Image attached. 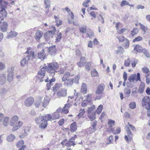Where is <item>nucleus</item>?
Masks as SVG:
<instances>
[{
    "label": "nucleus",
    "instance_id": "34",
    "mask_svg": "<svg viewBox=\"0 0 150 150\" xmlns=\"http://www.w3.org/2000/svg\"><path fill=\"white\" fill-rule=\"evenodd\" d=\"M115 122L114 120H108V123L109 126V128L111 130H112V127L115 124Z\"/></svg>",
    "mask_w": 150,
    "mask_h": 150
},
{
    "label": "nucleus",
    "instance_id": "46",
    "mask_svg": "<svg viewBox=\"0 0 150 150\" xmlns=\"http://www.w3.org/2000/svg\"><path fill=\"white\" fill-rule=\"evenodd\" d=\"M44 3L45 6V8L48 9L50 6V1L49 0H45Z\"/></svg>",
    "mask_w": 150,
    "mask_h": 150
},
{
    "label": "nucleus",
    "instance_id": "43",
    "mask_svg": "<svg viewBox=\"0 0 150 150\" xmlns=\"http://www.w3.org/2000/svg\"><path fill=\"white\" fill-rule=\"evenodd\" d=\"M9 118L8 117H6L4 118L3 121V125L5 126H7L9 122Z\"/></svg>",
    "mask_w": 150,
    "mask_h": 150
},
{
    "label": "nucleus",
    "instance_id": "9",
    "mask_svg": "<svg viewBox=\"0 0 150 150\" xmlns=\"http://www.w3.org/2000/svg\"><path fill=\"white\" fill-rule=\"evenodd\" d=\"M19 120V117L18 116L15 115L13 116L10 119L9 124L11 126L15 125L17 123Z\"/></svg>",
    "mask_w": 150,
    "mask_h": 150
},
{
    "label": "nucleus",
    "instance_id": "21",
    "mask_svg": "<svg viewBox=\"0 0 150 150\" xmlns=\"http://www.w3.org/2000/svg\"><path fill=\"white\" fill-rule=\"evenodd\" d=\"M87 91V88L86 85L85 83H83L81 86V92L83 94L86 93Z\"/></svg>",
    "mask_w": 150,
    "mask_h": 150
},
{
    "label": "nucleus",
    "instance_id": "22",
    "mask_svg": "<svg viewBox=\"0 0 150 150\" xmlns=\"http://www.w3.org/2000/svg\"><path fill=\"white\" fill-rule=\"evenodd\" d=\"M70 131L72 132H75L77 129L76 124L75 122H73L71 125Z\"/></svg>",
    "mask_w": 150,
    "mask_h": 150
},
{
    "label": "nucleus",
    "instance_id": "12",
    "mask_svg": "<svg viewBox=\"0 0 150 150\" xmlns=\"http://www.w3.org/2000/svg\"><path fill=\"white\" fill-rule=\"evenodd\" d=\"M1 30L3 32H6L8 28V25L7 22L6 21L3 22V23L0 25Z\"/></svg>",
    "mask_w": 150,
    "mask_h": 150
},
{
    "label": "nucleus",
    "instance_id": "37",
    "mask_svg": "<svg viewBox=\"0 0 150 150\" xmlns=\"http://www.w3.org/2000/svg\"><path fill=\"white\" fill-rule=\"evenodd\" d=\"M138 25L140 26L141 29L144 32V33H146V31L148 30L147 28L141 23H138Z\"/></svg>",
    "mask_w": 150,
    "mask_h": 150
},
{
    "label": "nucleus",
    "instance_id": "6",
    "mask_svg": "<svg viewBox=\"0 0 150 150\" xmlns=\"http://www.w3.org/2000/svg\"><path fill=\"white\" fill-rule=\"evenodd\" d=\"M0 9L6 10L8 6H10V5L5 0H0Z\"/></svg>",
    "mask_w": 150,
    "mask_h": 150
},
{
    "label": "nucleus",
    "instance_id": "39",
    "mask_svg": "<svg viewBox=\"0 0 150 150\" xmlns=\"http://www.w3.org/2000/svg\"><path fill=\"white\" fill-rule=\"evenodd\" d=\"M41 124L39 125V127L41 129L45 128L47 126V122L46 121H43L40 123Z\"/></svg>",
    "mask_w": 150,
    "mask_h": 150
},
{
    "label": "nucleus",
    "instance_id": "44",
    "mask_svg": "<svg viewBox=\"0 0 150 150\" xmlns=\"http://www.w3.org/2000/svg\"><path fill=\"white\" fill-rule=\"evenodd\" d=\"M145 86L144 84L140 85L138 89V92L140 93H142L143 92Z\"/></svg>",
    "mask_w": 150,
    "mask_h": 150
},
{
    "label": "nucleus",
    "instance_id": "17",
    "mask_svg": "<svg viewBox=\"0 0 150 150\" xmlns=\"http://www.w3.org/2000/svg\"><path fill=\"white\" fill-rule=\"evenodd\" d=\"M6 80V75L1 74L0 75V84L3 85L4 84Z\"/></svg>",
    "mask_w": 150,
    "mask_h": 150
},
{
    "label": "nucleus",
    "instance_id": "14",
    "mask_svg": "<svg viewBox=\"0 0 150 150\" xmlns=\"http://www.w3.org/2000/svg\"><path fill=\"white\" fill-rule=\"evenodd\" d=\"M7 15V13L6 10L0 9V19L1 21L3 20L4 18Z\"/></svg>",
    "mask_w": 150,
    "mask_h": 150
},
{
    "label": "nucleus",
    "instance_id": "52",
    "mask_svg": "<svg viewBox=\"0 0 150 150\" xmlns=\"http://www.w3.org/2000/svg\"><path fill=\"white\" fill-rule=\"evenodd\" d=\"M87 34L88 35V36L90 38H91V37H93L94 35L93 32L91 30H89L87 31Z\"/></svg>",
    "mask_w": 150,
    "mask_h": 150
},
{
    "label": "nucleus",
    "instance_id": "18",
    "mask_svg": "<svg viewBox=\"0 0 150 150\" xmlns=\"http://www.w3.org/2000/svg\"><path fill=\"white\" fill-rule=\"evenodd\" d=\"M64 82V85L68 87L71 86L73 84V80L71 79L66 80Z\"/></svg>",
    "mask_w": 150,
    "mask_h": 150
},
{
    "label": "nucleus",
    "instance_id": "27",
    "mask_svg": "<svg viewBox=\"0 0 150 150\" xmlns=\"http://www.w3.org/2000/svg\"><path fill=\"white\" fill-rule=\"evenodd\" d=\"M134 50L139 53L142 52L143 51L142 47L140 45H137L134 47Z\"/></svg>",
    "mask_w": 150,
    "mask_h": 150
},
{
    "label": "nucleus",
    "instance_id": "2",
    "mask_svg": "<svg viewBox=\"0 0 150 150\" xmlns=\"http://www.w3.org/2000/svg\"><path fill=\"white\" fill-rule=\"evenodd\" d=\"M45 67H43L40 70L38 71L37 77L39 79H40V82H41L44 81L43 79L45 76Z\"/></svg>",
    "mask_w": 150,
    "mask_h": 150
},
{
    "label": "nucleus",
    "instance_id": "53",
    "mask_svg": "<svg viewBox=\"0 0 150 150\" xmlns=\"http://www.w3.org/2000/svg\"><path fill=\"white\" fill-rule=\"evenodd\" d=\"M145 108L147 110V115L148 117H150V103H149L148 105H146Z\"/></svg>",
    "mask_w": 150,
    "mask_h": 150
},
{
    "label": "nucleus",
    "instance_id": "28",
    "mask_svg": "<svg viewBox=\"0 0 150 150\" xmlns=\"http://www.w3.org/2000/svg\"><path fill=\"white\" fill-rule=\"evenodd\" d=\"M88 117L91 121H93L96 118V117L95 116L96 112L90 113H88Z\"/></svg>",
    "mask_w": 150,
    "mask_h": 150
},
{
    "label": "nucleus",
    "instance_id": "26",
    "mask_svg": "<svg viewBox=\"0 0 150 150\" xmlns=\"http://www.w3.org/2000/svg\"><path fill=\"white\" fill-rule=\"evenodd\" d=\"M45 53L44 50L43 49L42 51L38 53V58L39 59H41L42 58L43 59H44L45 57L44 55Z\"/></svg>",
    "mask_w": 150,
    "mask_h": 150
},
{
    "label": "nucleus",
    "instance_id": "35",
    "mask_svg": "<svg viewBox=\"0 0 150 150\" xmlns=\"http://www.w3.org/2000/svg\"><path fill=\"white\" fill-rule=\"evenodd\" d=\"M24 144V141L23 140H21L18 141L16 145L18 148H20L22 147L23 146H24V145H23Z\"/></svg>",
    "mask_w": 150,
    "mask_h": 150
},
{
    "label": "nucleus",
    "instance_id": "8",
    "mask_svg": "<svg viewBox=\"0 0 150 150\" xmlns=\"http://www.w3.org/2000/svg\"><path fill=\"white\" fill-rule=\"evenodd\" d=\"M34 101L33 98L31 97H29L26 98L24 101V105L27 107L31 106Z\"/></svg>",
    "mask_w": 150,
    "mask_h": 150
},
{
    "label": "nucleus",
    "instance_id": "45",
    "mask_svg": "<svg viewBox=\"0 0 150 150\" xmlns=\"http://www.w3.org/2000/svg\"><path fill=\"white\" fill-rule=\"evenodd\" d=\"M59 114L58 112H54L52 115V119L54 120L59 119Z\"/></svg>",
    "mask_w": 150,
    "mask_h": 150
},
{
    "label": "nucleus",
    "instance_id": "31",
    "mask_svg": "<svg viewBox=\"0 0 150 150\" xmlns=\"http://www.w3.org/2000/svg\"><path fill=\"white\" fill-rule=\"evenodd\" d=\"M50 102V98L49 97L46 96L44 98V101L42 104V106L45 107Z\"/></svg>",
    "mask_w": 150,
    "mask_h": 150
},
{
    "label": "nucleus",
    "instance_id": "23",
    "mask_svg": "<svg viewBox=\"0 0 150 150\" xmlns=\"http://www.w3.org/2000/svg\"><path fill=\"white\" fill-rule=\"evenodd\" d=\"M70 76V74L68 71L66 72L63 75L62 79V81H65L66 80L68 79L69 76Z\"/></svg>",
    "mask_w": 150,
    "mask_h": 150
},
{
    "label": "nucleus",
    "instance_id": "29",
    "mask_svg": "<svg viewBox=\"0 0 150 150\" xmlns=\"http://www.w3.org/2000/svg\"><path fill=\"white\" fill-rule=\"evenodd\" d=\"M62 86L61 83H57L53 87V91H57L60 87Z\"/></svg>",
    "mask_w": 150,
    "mask_h": 150
},
{
    "label": "nucleus",
    "instance_id": "47",
    "mask_svg": "<svg viewBox=\"0 0 150 150\" xmlns=\"http://www.w3.org/2000/svg\"><path fill=\"white\" fill-rule=\"evenodd\" d=\"M91 67V63L90 62L86 63V64L85 68L88 71H89Z\"/></svg>",
    "mask_w": 150,
    "mask_h": 150
},
{
    "label": "nucleus",
    "instance_id": "19",
    "mask_svg": "<svg viewBox=\"0 0 150 150\" xmlns=\"http://www.w3.org/2000/svg\"><path fill=\"white\" fill-rule=\"evenodd\" d=\"M23 122L21 121H19L18 123L17 122L15 126L13 127L12 129L13 131H15L18 129L23 124Z\"/></svg>",
    "mask_w": 150,
    "mask_h": 150
},
{
    "label": "nucleus",
    "instance_id": "5",
    "mask_svg": "<svg viewBox=\"0 0 150 150\" xmlns=\"http://www.w3.org/2000/svg\"><path fill=\"white\" fill-rule=\"evenodd\" d=\"M52 30L50 31H47V32L45 33L44 36L46 39H48L50 37L52 38L53 35H54V33L56 31L55 27L54 26H52Z\"/></svg>",
    "mask_w": 150,
    "mask_h": 150
},
{
    "label": "nucleus",
    "instance_id": "32",
    "mask_svg": "<svg viewBox=\"0 0 150 150\" xmlns=\"http://www.w3.org/2000/svg\"><path fill=\"white\" fill-rule=\"evenodd\" d=\"M30 130V128L29 127H26L24 129V134L23 135H20L19 137L21 138H23L24 136H26L28 134V133Z\"/></svg>",
    "mask_w": 150,
    "mask_h": 150
},
{
    "label": "nucleus",
    "instance_id": "4",
    "mask_svg": "<svg viewBox=\"0 0 150 150\" xmlns=\"http://www.w3.org/2000/svg\"><path fill=\"white\" fill-rule=\"evenodd\" d=\"M128 80L130 82H134V81L135 80L137 81H140L141 80L140 79V74L138 72L137 73V75L136 74L131 75L128 77Z\"/></svg>",
    "mask_w": 150,
    "mask_h": 150
},
{
    "label": "nucleus",
    "instance_id": "56",
    "mask_svg": "<svg viewBox=\"0 0 150 150\" xmlns=\"http://www.w3.org/2000/svg\"><path fill=\"white\" fill-rule=\"evenodd\" d=\"M57 37L56 40L57 42H59L62 38V34L61 33L58 32L57 34Z\"/></svg>",
    "mask_w": 150,
    "mask_h": 150
},
{
    "label": "nucleus",
    "instance_id": "55",
    "mask_svg": "<svg viewBox=\"0 0 150 150\" xmlns=\"http://www.w3.org/2000/svg\"><path fill=\"white\" fill-rule=\"evenodd\" d=\"M13 74H8V80L9 82H11L13 79Z\"/></svg>",
    "mask_w": 150,
    "mask_h": 150
},
{
    "label": "nucleus",
    "instance_id": "63",
    "mask_svg": "<svg viewBox=\"0 0 150 150\" xmlns=\"http://www.w3.org/2000/svg\"><path fill=\"white\" fill-rule=\"evenodd\" d=\"M116 37L119 40V41L120 42H124V40L126 39L123 36H117Z\"/></svg>",
    "mask_w": 150,
    "mask_h": 150
},
{
    "label": "nucleus",
    "instance_id": "59",
    "mask_svg": "<svg viewBox=\"0 0 150 150\" xmlns=\"http://www.w3.org/2000/svg\"><path fill=\"white\" fill-rule=\"evenodd\" d=\"M14 71V67H11L9 68L8 69V74H13V71Z\"/></svg>",
    "mask_w": 150,
    "mask_h": 150
},
{
    "label": "nucleus",
    "instance_id": "3",
    "mask_svg": "<svg viewBox=\"0 0 150 150\" xmlns=\"http://www.w3.org/2000/svg\"><path fill=\"white\" fill-rule=\"evenodd\" d=\"M30 48H28L25 53L28 54L27 57L29 61H32L34 58H37V56L35 55L34 52L32 51H29L30 50Z\"/></svg>",
    "mask_w": 150,
    "mask_h": 150
},
{
    "label": "nucleus",
    "instance_id": "15",
    "mask_svg": "<svg viewBox=\"0 0 150 150\" xmlns=\"http://www.w3.org/2000/svg\"><path fill=\"white\" fill-rule=\"evenodd\" d=\"M67 94V90L63 89L57 93V95L58 96L65 97Z\"/></svg>",
    "mask_w": 150,
    "mask_h": 150
},
{
    "label": "nucleus",
    "instance_id": "58",
    "mask_svg": "<svg viewBox=\"0 0 150 150\" xmlns=\"http://www.w3.org/2000/svg\"><path fill=\"white\" fill-rule=\"evenodd\" d=\"M129 106L131 109H134L136 107V103L135 102H132L129 104Z\"/></svg>",
    "mask_w": 150,
    "mask_h": 150
},
{
    "label": "nucleus",
    "instance_id": "24",
    "mask_svg": "<svg viewBox=\"0 0 150 150\" xmlns=\"http://www.w3.org/2000/svg\"><path fill=\"white\" fill-rule=\"evenodd\" d=\"M85 59L84 57H82L80 59V61L78 63V66L80 67H83L85 64Z\"/></svg>",
    "mask_w": 150,
    "mask_h": 150
},
{
    "label": "nucleus",
    "instance_id": "64",
    "mask_svg": "<svg viewBox=\"0 0 150 150\" xmlns=\"http://www.w3.org/2000/svg\"><path fill=\"white\" fill-rule=\"evenodd\" d=\"M142 39L143 38L142 37L139 36L133 39V42H135L136 41H139L142 40Z\"/></svg>",
    "mask_w": 150,
    "mask_h": 150
},
{
    "label": "nucleus",
    "instance_id": "62",
    "mask_svg": "<svg viewBox=\"0 0 150 150\" xmlns=\"http://www.w3.org/2000/svg\"><path fill=\"white\" fill-rule=\"evenodd\" d=\"M132 61L133 62L132 63V65L133 67H134L136 66V64L138 62V61L134 58L133 59Z\"/></svg>",
    "mask_w": 150,
    "mask_h": 150
},
{
    "label": "nucleus",
    "instance_id": "41",
    "mask_svg": "<svg viewBox=\"0 0 150 150\" xmlns=\"http://www.w3.org/2000/svg\"><path fill=\"white\" fill-rule=\"evenodd\" d=\"M117 50L116 51V52L117 54L122 53L124 52V49L121 46L117 47Z\"/></svg>",
    "mask_w": 150,
    "mask_h": 150
},
{
    "label": "nucleus",
    "instance_id": "42",
    "mask_svg": "<svg viewBox=\"0 0 150 150\" xmlns=\"http://www.w3.org/2000/svg\"><path fill=\"white\" fill-rule=\"evenodd\" d=\"M103 108V105H100L97 108V110H95L96 113H97L98 114H100Z\"/></svg>",
    "mask_w": 150,
    "mask_h": 150
},
{
    "label": "nucleus",
    "instance_id": "13",
    "mask_svg": "<svg viewBox=\"0 0 150 150\" xmlns=\"http://www.w3.org/2000/svg\"><path fill=\"white\" fill-rule=\"evenodd\" d=\"M149 103H150V98L149 96L145 97L142 99V104L144 106L148 105Z\"/></svg>",
    "mask_w": 150,
    "mask_h": 150
},
{
    "label": "nucleus",
    "instance_id": "11",
    "mask_svg": "<svg viewBox=\"0 0 150 150\" xmlns=\"http://www.w3.org/2000/svg\"><path fill=\"white\" fill-rule=\"evenodd\" d=\"M43 33L40 30H38L35 33V38L37 41L39 40L43 35Z\"/></svg>",
    "mask_w": 150,
    "mask_h": 150
},
{
    "label": "nucleus",
    "instance_id": "33",
    "mask_svg": "<svg viewBox=\"0 0 150 150\" xmlns=\"http://www.w3.org/2000/svg\"><path fill=\"white\" fill-rule=\"evenodd\" d=\"M95 107L94 105L91 106L90 108H88V113H91L93 112H96L95 110Z\"/></svg>",
    "mask_w": 150,
    "mask_h": 150
},
{
    "label": "nucleus",
    "instance_id": "10",
    "mask_svg": "<svg viewBox=\"0 0 150 150\" xmlns=\"http://www.w3.org/2000/svg\"><path fill=\"white\" fill-rule=\"evenodd\" d=\"M48 52L52 55H54L57 52L56 46L53 45L49 47L48 50Z\"/></svg>",
    "mask_w": 150,
    "mask_h": 150
},
{
    "label": "nucleus",
    "instance_id": "38",
    "mask_svg": "<svg viewBox=\"0 0 150 150\" xmlns=\"http://www.w3.org/2000/svg\"><path fill=\"white\" fill-rule=\"evenodd\" d=\"M124 91L126 95V96L128 97L131 93L130 89L126 88L124 89Z\"/></svg>",
    "mask_w": 150,
    "mask_h": 150
},
{
    "label": "nucleus",
    "instance_id": "30",
    "mask_svg": "<svg viewBox=\"0 0 150 150\" xmlns=\"http://www.w3.org/2000/svg\"><path fill=\"white\" fill-rule=\"evenodd\" d=\"M28 63V60L25 58L22 59L20 61V65L21 67H24Z\"/></svg>",
    "mask_w": 150,
    "mask_h": 150
},
{
    "label": "nucleus",
    "instance_id": "50",
    "mask_svg": "<svg viewBox=\"0 0 150 150\" xmlns=\"http://www.w3.org/2000/svg\"><path fill=\"white\" fill-rule=\"evenodd\" d=\"M73 142H70V141H69L67 142L66 143L65 145L68 148L72 146H74L76 144L73 143Z\"/></svg>",
    "mask_w": 150,
    "mask_h": 150
},
{
    "label": "nucleus",
    "instance_id": "7",
    "mask_svg": "<svg viewBox=\"0 0 150 150\" xmlns=\"http://www.w3.org/2000/svg\"><path fill=\"white\" fill-rule=\"evenodd\" d=\"M105 86L103 84H100L97 88L96 91V94H100L102 93L104 91Z\"/></svg>",
    "mask_w": 150,
    "mask_h": 150
},
{
    "label": "nucleus",
    "instance_id": "16",
    "mask_svg": "<svg viewBox=\"0 0 150 150\" xmlns=\"http://www.w3.org/2000/svg\"><path fill=\"white\" fill-rule=\"evenodd\" d=\"M18 34V33L15 31L11 30L6 36L7 38H11L16 36Z\"/></svg>",
    "mask_w": 150,
    "mask_h": 150
},
{
    "label": "nucleus",
    "instance_id": "20",
    "mask_svg": "<svg viewBox=\"0 0 150 150\" xmlns=\"http://www.w3.org/2000/svg\"><path fill=\"white\" fill-rule=\"evenodd\" d=\"M16 138V137L13 134H11L8 136L6 138V140L9 142H13Z\"/></svg>",
    "mask_w": 150,
    "mask_h": 150
},
{
    "label": "nucleus",
    "instance_id": "61",
    "mask_svg": "<svg viewBox=\"0 0 150 150\" xmlns=\"http://www.w3.org/2000/svg\"><path fill=\"white\" fill-rule=\"evenodd\" d=\"M129 5V3L125 0H123L122 1L120 4V6L123 7L126 5Z\"/></svg>",
    "mask_w": 150,
    "mask_h": 150
},
{
    "label": "nucleus",
    "instance_id": "49",
    "mask_svg": "<svg viewBox=\"0 0 150 150\" xmlns=\"http://www.w3.org/2000/svg\"><path fill=\"white\" fill-rule=\"evenodd\" d=\"M86 26H82L79 28V30L81 32L83 33H86Z\"/></svg>",
    "mask_w": 150,
    "mask_h": 150
},
{
    "label": "nucleus",
    "instance_id": "25",
    "mask_svg": "<svg viewBox=\"0 0 150 150\" xmlns=\"http://www.w3.org/2000/svg\"><path fill=\"white\" fill-rule=\"evenodd\" d=\"M43 121L44 118H43V117L41 115L35 119V121L37 124L40 123L41 122Z\"/></svg>",
    "mask_w": 150,
    "mask_h": 150
},
{
    "label": "nucleus",
    "instance_id": "1",
    "mask_svg": "<svg viewBox=\"0 0 150 150\" xmlns=\"http://www.w3.org/2000/svg\"><path fill=\"white\" fill-rule=\"evenodd\" d=\"M59 66L57 62H53L49 63L46 67L47 71L50 73V75L53 76L55 74V72H57L56 70L59 68Z\"/></svg>",
    "mask_w": 150,
    "mask_h": 150
},
{
    "label": "nucleus",
    "instance_id": "54",
    "mask_svg": "<svg viewBox=\"0 0 150 150\" xmlns=\"http://www.w3.org/2000/svg\"><path fill=\"white\" fill-rule=\"evenodd\" d=\"M98 75L97 71L95 69H93L91 71V75L92 77L96 76Z\"/></svg>",
    "mask_w": 150,
    "mask_h": 150
},
{
    "label": "nucleus",
    "instance_id": "48",
    "mask_svg": "<svg viewBox=\"0 0 150 150\" xmlns=\"http://www.w3.org/2000/svg\"><path fill=\"white\" fill-rule=\"evenodd\" d=\"M138 32V31L137 28H134L131 31V35L132 36H133L137 34Z\"/></svg>",
    "mask_w": 150,
    "mask_h": 150
},
{
    "label": "nucleus",
    "instance_id": "60",
    "mask_svg": "<svg viewBox=\"0 0 150 150\" xmlns=\"http://www.w3.org/2000/svg\"><path fill=\"white\" fill-rule=\"evenodd\" d=\"M130 64V59L128 58L127 60L125 61L124 65L126 67H129Z\"/></svg>",
    "mask_w": 150,
    "mask_h": 150
},
{
    "label": "nucleus",
    "instance_id": "36",
    "mask_svg": "<svg viewBox=\"0 0 150 150\" xmlns=\"http://www.w3.org/2000/svg\"><path fill=\"white\" fill-rule=\"evenodd\" d=\"M44 118V121H46L47 122V121L50 120L52 119V117L51 115L49 114H48L45 116H43Z\"/></svg>",
    "mask_w": 150,
    "mask_h": 150
},
{
    "label": "nucleus",
    "instance_id": "40",
    "mask_svg": "<svg viewBox=\"0 0 150 150\" xmlns=\"http://www.w3.org/2000/svg\"><path fill=\"white\" fill-rule=\"evenodd\" d=\"M80 79V76L77 75L74 78L72 79L73 80L74 83H79V80Z\"/></svg>",
    "mask_w": 150,
    "mask_h": 150
},
{
    "label": "nucleus",
    "instance_id": "57",
    "mask_svg": "<svg viewBox=\"0 0 150 150\" xmlns=\"http://www.w3.org/2000/svg\"><path fill=\"white\" fill-rule=\"evenodd\" d=\"M41 100L42 99L41 98H40L38 100L36 101L35 103V105L36 107H39V105L41 103Z\"/></svg>",
    "mask_w": 150,
    "mask_h": 150
},
{
    "label": "nucleus",
    "instance_id": "51",
    "mask_svg": "<svg viewBox=\"0 0 150 150\" xmlns=\"http://www.w3.org/2000/svg\"><path fill=\"white\" fill-rule=\"evenodd\" d=\"M124 46L125 47V48H127L129 46V41L127 39H126L123 42Z\"/></svg>",
    "mask_w": 150,
    "mask_h": 150
}]
</instances>
